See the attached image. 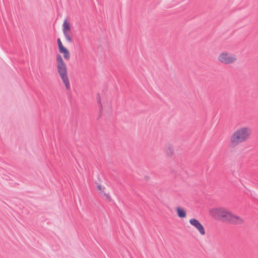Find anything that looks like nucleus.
<instances>
[{"label": "nucleus", "instance_id": "obj_1", "mask_svg": "<svg viewBox=\"0 0 258 258\" xmlns=\"http://www.w3.org/2000/svg\"><path fill=\"white\" fill-rule=\"evenodd\" d=\"M250 127L244 126L237 128L229 137V145L234 148L247 141L251 135Z\"/></svg>", "mask_w": 258, "mask_h": 258}, {"label": "nucleus", "instance_id": "obj_2", "mask_svg": "<svg viewBox=\"0 0 258 258\" xmlns=\"http://www.w3.org/2000/svg\"><path fill=\"white\" fill-rule=\"evenodd\" d=\"M56 69L58 76L65 86L66 89L67 90H69L71 88V85L67 66L63 61L62 56L59 54L56 55Z\"/></svg>", "mask_w": 258, "mask_h": 258}, {"label": "nucleus", "instance_id": "obj_3", "mask_svg": "<svg viewBox=\"0 0 258 258\" xmlns=\"http://www.w3.org/2000/svg\"><path fill=\"white\" fill-rule=\"evenodd\" d=\"M214 212L222 221L235 225L241 224L243 222V220L241 217L233 214L225 208H217L214 210Z\"/></svg>", "mask_w": 258, "mask_h": 258}, {"label": "nucleus", "instance_id": "obj_4", "mask_svg": "<svg viewBox=\"0 0 258 258\" xmlns=\"http://www.w3.org/2000/svg\"><path fill=\"white\" fill-rule=\"evenodd\" d=\"M217 59L220 63L228 65L235 63L237 60V56L235 54L224 51L219 54Z\"/></svg>", "mask_w": 258, "mask_h": 258}, {"label": "nucleus", "instance_id": "obj_5", "mask_svg": "<svg viewBox=\"0 0 258 258\" xmlns=\"http://www.w3.org/2000/svg\"><path fill=\"white\" fill-rule=\"evenodd\" d=\"M62 32L67 41L73 43V34L71 31L70 23L67 20H64L62 24Z\"/></svg>", "mask_w": 258, "mask_h": 258}, {"label": "nucleus", "instance_id": "obj_6", "mask_svg": "<svg viewBox=\"0 0 258 258\" xmlns=\"http://www.w3.org/2000/svg\"><path fill=\"white\" fill-rule=\"evenodd\" d=\"M189 222L199 231L201 235H205L206 232L204 227L198 220L195 218H191L189 220Z\"/></svg>", "mask_w": 258, "mask_h": 258}, {"label": "nucleus", "instance_id": "obj_7", "mask_svg": "<svg viewBox=\"0 0 258 258\" xmlns=\"http://www.w3.org/2000/svg\"><path fill=\"white\" fill-rule=\"evenodd\" d=\"M57 42L58 44L59 52L63 54V57L66 59L69 60L70 58V53L69 51L63 46L62 43L59 38H57Z\"/></svg>", "mask_w": 258, "mask_h": 258}, {"label": "nucleus", "instance_id": "obj_8", "mask_svg": "<svg viewBox=\"0 0 258 258\" xmlns=\"http://www.w3.org/2000/svg\"><path fill=\"white\" fill-rule=\"evenodd\" d=\"M97 189L99 191L100 195L104 198L110 201L111 198L108 194H106L104 192L105 187L101 186V185H98L97 186Z\"/></svg>", "mask_w": 258, "mask_h": 258}, {"label": "nucleus", "instance_id": "obj_9", "mask_svg": "<svg viewBox=\"0 0 258 258\" xmlns=\"http://www.w3.org/2000/svg\"><path fill=\"white\" fill-rule=\"evenodd\" d=\"M176 211L177 212V216L179 218H184L186 216V213L185 211L181 208V207H178L176 208Z\"/></svg>", "mask_w": 258, "mask_h": 258}, {"label": "nucleus", "instance_id": "obj_10", "mask_svg": "<svg viewBox=\"0 0 258 258\" xmlns=\"http://www.w3.org/2000/svg\"><path fill=\"white\" fill-rule=\"evenodd\" d=\"M165 152L167 156H171L174 152V149L172 145H167L165 148Z\"/></svg>", "mask_w": 258, "mask_h": 258}, {"label": "nucleus", "instance_id": "obj_11", "mask_svg": "<svg viewBox=\"0 0 258 258\" xmlns=\"http://www.w3.org/2000/svg\"><path fill=\"white\" fill-rule=\"evenodd\" d=\"M97 102L99 104H100V107H102V104L101 103V99H100V97L99 95L97 97Z\"/></svg>", "mask_w": 258, "mask_h": 258}]
</instances>
